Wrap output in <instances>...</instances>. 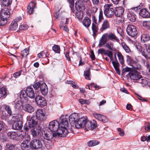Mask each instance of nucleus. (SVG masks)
Listing matches in <instances>:
<instances>
[{
    "label": "nucleus",
    "instance_id": "f257e3e1",
    "mask_svg": "<svg viewBox=\"0 0 150 150\" xmlns=\"http://www.w3.org/2000/svg\"><path fill=\"white\" fill-rule=\"evenodd\" d=\"M113 5L112 4H106L104 8V13L106 16L108 18L112 17L114 15L115 10L112 8Z\"/></svg>",
    "mask_w": 150,
    "mask_h": 150
},
{
    "label": "nucleus",
    "instance_id": "f03ea898",
    "mask_svg": "<svg viewBox=\"0 0 150 150\" xmlns=\"http://www.w3.org/2000/svg\"><path fill=\"white\" fill-rule=\"evenodd\" d=\"M126 32L128 35L132 37H135L138 34V31L135 26L129 25L126 29Z\"/></svg>",
    "mask_w": 150,
    "mask_h": 150
},
{
    "label": "nucleus",
    "instance_id": "7ed1b4c3",
    "mask_svg": "<svg viewBox=\"0 0 150 150\" xmlns=\"http://www.w3.org/2000/svg\"><path fill=\"white\" fill-rule=\"evenodd\" d=\"M26 137H28V136L26 135H22L21 134L19 136V137L21 139H24ZM30 141V138L28 137L27 139L21 144V148L22 150H31L30 146L28 145V142Z\"/></svg>",
    "mask_w": 150,
    "mask_h": 150
},
{
    "label": "nucleus",
    "instance_id": "20e7f679",
    "mask_svg": "<svg viewBox=\"0 0 150 150\" xmlns=\"http://www.w3.org/2000/svg\"><path fill=\"white\" fill-rule=\"evenodd\" d=\"M27 120L28 122V127L30 128H33L38 125V120L37 117L35 115L33 116L28 115L27 117Z\"/></svg>",
    "mask_w": 150,
    "mask_h": 150
},
{
    "label": "nucleus",
    "instance_id": "39448f33",
    "mask_svg": "<svg viewBox=\"0 0 150 150\" xmlns=\"http://www.w3.org/2000/svg\"><path fill=\"white\" fill-rule=\"evenodd\" d=\"M126 76L127 79L130 77L131 79L133 80H137L142 78V76L139 72L135 70L130 71Z\"/></svg>",
    "mask_w": 150,
    "mask_h": 150
},
{
    "label": "nucleus",
    "instance_id": "423d86ee",
    "mask_svg": "<svg viewBox=\"0 0 150 150\" xmlns=\"http://www.w3.org/2000/svg\"><path fill=\"white\" fill-rule=\"evenodd\" d=\"M59 126V122L57 120H54L49 123L48 128L51 132L57 133Z\"/></svg>",
    "mask_w": 150,
    "mask_h": 150
},
{
    "label": "nucleus",
    "instance_id": "0eeeda50",
    "mask_svg": "<svg viewBox=\"0 0 150 150\" xmlns=\"http://www.w3.org/2000/svg\"><path fill=\"white\" fill-rule=\"evenodd\" d=\"M42 136L44 139L48 141H50L53 137H57L56 133L50 132L47 130L42 132Z\"/></svg>",
    "mask_w": 150,
    "mask_h": 150
},
{
    "label": "nucleus",
    "instance_id": "6e6552de",
    "mask_svg": "<svg viewBox=\"0 0 150 150\" xmlns=\"http://www.w3.org/2000/svg\"><path fill=\"white\" fill-rule=\"evenodd\" d=\"M68 129L66 127H63L61 126L59 127L58 130L56 133V135L57 137H64L68 134Z\"/></svg>",
    "mask_w": 150,
    "mask_h": 150
},
{
    "label": "nucleus",
    "instance_id": "1a4fd4ad",
    "mask_svg": "<svg viewBox=\"0 0 150 150\" xmlns=\"http://www.w3.org/2000/svg\"><path fill=\"white\" fill-rule=\"evenodd\" d=\"M38 120L41 121L44 120L46 119L47 115L45 114V112L42 109H40L38 110L36 112V115Z\"/></svg>",
    "mask_w": 150,
    "mask_h": 150
},
{
    "label": "nucleus",
    "instance_id": "9d476101",
    "mask_svg": "<svg viewBox=\"0 0 150 150\" xmlns=\"http://www.w3.org/2000/svg\"><path fill=\"white\" fill-rule=\"evenodd\" d=\"M35 100L37 104L41 107H43L47 105L46 100L41 96H37L35 98Z\"/></svg>",
    "mask_w": 150,
    "mask_h": 150
},
{
    "label": "nucleus",
    "instance_id": "9b49d317",
    "mask_svg": "<svg viewBox=\"0 0 150 150\" xmlns=\"http://www.w3.org/2000/svg\"><path fill=\"white\" fill-rule=\"evenodd\" d=\"M31 150L33 149H40L42 146V143L41 141L37 139L32 140L30 143Z\"/></svg>",
    "mask_w": 150,
    "mask_h": 150
},
{
    "label": "nucleus",
    "instance_id": "f8f14e48",
    "mask_svg": "<svg viewBox=\"0 0 150 150\" xmlns=\"http://www.w3.org/2000/svg\"><path fill=\"white\" fill-rule=\"evenodd\" d=\"M87 120L84 117L80 118L75 123V126L77 128H80L86 127L87 123Z\"/></svg>",
    "mask_w": 150,
    "mask_h": 150
},
{
    "label": "nucleus",
    "instance_id": "ddd939ff",
    "mask_svg": "<svg viewBox=\"0 0 150 150\" xmlns=\"http://www.w3.org/2000/svg\"><path fill=\"white\" fill-rule=\"evenodd\" d=\"M127 60L129 62L131 66L134 69L138 70H140L141 69V66L139 62L134 61L128 56Z\"/></svg>",
    "mask_w": 150,
    "mask_h": 150
},
{
    "label": "nucleus",
    "instance_id": "4468645a",
    "mask_svg": "<svg viewBox=\"0 0 150 150\" xmlns=\"http://www.w3.org/2000/svg\"><path fill=\"white\" fill-rule=\"evenodd\" d=\"M115 60L112 62V63L117 73L119 75L120 74V71L119 69V67L120 66V64L118 62L117 59L116 54L114 55Z\"/></svg>",
    "mask_w": 150,
    "mask_h": 150
},
{
    "label": "nucleus",
    "instance_id": "2eb2a0df",
    "mask_svg": "<svg viewBox=\"0 0 150 150\" xmlns=\"http://www.w3.org/2000/svg\"><path fill=\"white\" fill-rule=\"evenodd\" d=\"M0 14L2 19L4 20H5L7 21V18L10 16V13L9 10L5 8L2 11Z\"/></svg>",
    "mask_w": 150,
    "mask_h": 150
},
{
    "label": "nucleus",
    "instance_id": "dca6fc26",
    "mask_svg": "<svg viewBox=\"0 0 150 150\" xmlns=\"http://www.w3.org/2000/svg\"><path fill=\"white\" fill-rule=\"evenodd\" d=\"M78 115L76 113L71 114L69 117V122L71 125L75 124L78 119Z\"/></svg>",
    "mask_w": 150,
    "mask_h": 150
},
{
    "label": "nucleus",
    "instance_id": "f3484780",
    "mask_svg": "<svg viewBox=\"0 0 150 150\" xmlns=\"http://www.w3.org/2000/svg\"><path fill=\"white\" fill-rule=\"evenodd\" d=\"M93 114L96 119L103 122L106 123L108 121V119L106 117L102 114L97 113H94Z\"/></svg>",
    "mask_w": 150,
    "mask_h": 150
},
{
    "label": "nucleus",
    "instance_id": "a211bd4d",
    "mask_svg": "<svg viewBox=\"0 0 150 150\" xmlns=\"http://www.w3.org/2000/svg\"><path fill=\"white\" fill-rule=\"evenodd\" d=\"M144 45L146 47L147 52L142 51V54L146 59L150 58V43L145 44Z\"/></svg>",
    "mask_w": 150,
    "mask_h": 150
},
{
    "label": "nucleus",
    "instance_id": "6ab92c4d",
    "mask_svg": "<svg viewBox=\"0 0 150 150\" xmlns=\"http://www.w3.org/2000/svg\"><path fill=\"white\" fill-rule=\"evenodd\" d=\"M110 27V23L108 21L107 19H105L103 21L100 30L101 32H103L107 29L109 28Z\"/></svg>",
    "mask_w": 150,
    "mask_h": 150
},
{
    "label": "nucleus",
    "instance_id": "aec40b11",
    "mask_svg": "<svg viewBox=\"0 0 150 150\" xmlns=\"http://www.w3.org/2000/svg\"><path fill=\"white\" fill-rule=\"evenodd\" d=\"M26 93L28 97L30 98H33L35 97V95L33 88L28 86L26 89Z\"/></svg>",
    "mask_w": 150,
    "mask_h": 150
},
{
    "label": "nucleus",
    "instance_id": "412c9836",
    "mask_svg": "<svg viewBox=\"0 0 150 150\" xmlns=\"http://www.w3.org/2000/svg\"><path fill=\"white\" fill-rule=\"evenodd\" d=\"M107 38V33L104 34L100 40L99 45L101 47L105 45L108 40Z\"/></svg>",
    "mask_w": 150,
    "mask_h": 150
},
{
    "label": "nucleus",
    "instance_id": "4be33fe9",
    "mask_svg": "<svg viewBox=\"0 0 150 150\" xmlns=\"http://www.w3.org/2000/svg\"><path fill=\"white\" fill-rule=\"evenodd\" d=\"M140 15L143 18H150V12L146 9L143 8L140 10L139 13Z\"/></svg>",
    "mask_w": 150,
    "mask_h": 150
},
{
    "label": "nucleus",
    "instance_id": "5701e85b",
    "mask_svg": "<svg viewBox=\"0 0 150 150\" xmlns=\"http://www.w3.org/2000/svg\"><path fill=\"white\" fill-rule=\"evenodd\" d=\"M97 126L96 122L94 120L91 122H88L85 127H88L90 130H93Z\"/></svg>",
    "mask_w": 150,
    "mask_h": 150
},
{
    "label": "nucleus",
    "instance_id": "b1692460",
    "mask_svg": "<svg viewBox=\"0 0 150 150\" xmlns=\"http://www.w3.org/2000/svg\"><path fill=\"white\" fill-rule=\"evenodd\" d=\"M41 84L40 88V92L43 95L45 96L48 92L47 86L46 84L44 83H42Z\"/></svg>",
    "mask_w": 150,
    "mask_h": 150
},
{
    "label": "nucleus",
    "instance_id": "393cba45",
    "mask_svg": "<svg viewBox=\"0 0 150 150\" xmlns=\"http://www.w3.org/2000/svg\"><path fill=\"white\" fill-rule=\"evenodd\" d=\"M141 39L143 42H146L150 40V35L146 33L142 32Z\"/></svg>",
    "mask_w": 150,
    "mask_h": 150
},
{
    "label": "nucleus",
    "instance_id": "a878e982",
    "mask_svg": "<svg viewBox=\"0 0 150 150\" xmlns=\"http://www.w3.org/2000/svg\"><path fill=\"white\" fill-rule=\"evenodd\" d=\"M23 109L25 112L31 113L34 111V108L29 104H26L23 107Z\"/></svg>",
    "mask_w": 150,
    "mask_h": 150
},
{
    "label": "nucleus",
    "instance_id": "bb28decb",
    "mask_svg": "<svg viewBox=\"0 0 150 150\" xmlns=\"http://www.w3.org/2000/svg\"><path fill=\"white\" fill-rule=\"evenodd\" d=\"M127 19L131 21L135 22L136 20V15L131 11H129L127 13Z\"/></svg>",
    "mask_w": 150,
    "mask_h": 150
},
{
    "label": "nucleus",
    "instance_id": "cd10ccee",
    "mask_svg": "<svg viewBox=\"0 0 150 150\" xmlns=\"http://www.w3.org/2000/svg\"><path fill=\"white\" fill-rule=\"evenodd\" d=\"M35 6V4L34 1H32L29 4L27 9V11L30 14L33 13L34 8Z\"/></svg>",
    "mask_w": 150,
    "mask_h": 150
},
{
    "label": "nucleus",
    "instance_id": "c85d7f7f",
    "mask_svg": "<svg viewBox=\"0 0 150 150\" xmlns=\"http://www.w3.org/2000/svg\"><path fill=\"white\" fill-rule=\"evenodd\" d=\"M124 12V9L121 7L116 8L114 14L117 17H120L122 16Z\"/></svg>",
    "mask_w": 150,
    "mask_h": 150
},
{
    "label": "nucleus",
    "instance_id": "c756f323",
    "mask_svg": "<svg viewBox=\"0 0 150 150\" xmlns=\"http://www.w3.org/2000/svg\"><path fill=\"white\" fill-rule=\"evenodd\" d=\"M75 7L77 10L81 11L85 9V6L83 2L81 0L76 1L75 3Z\"/></svg>",
    "mask_w": 150,
    "mask_h": 150
},
{
    "label": "nucleus",
    "instance_id": "7c9ffc66",
    "mask_svg": "<svg viewBox=\"0 0 150 150\" xmlns=\"http://www.w3.org/2000/svg\"><path fill=\"white\" fill-rule=\"evenodd\" d=\"M22 127V122L21 121L14 122L12 125L13 128L14 129H20Z\"/></svg>",
    "mask_w": 150,
    "mask_h": 150
},
{
    "label": "nucleus",
    "instance_id": "2f4dec72",
    "mask_svg": "<svg viewBox=\"0 0 150 150\" xmlns=\"http://www.w3.org/2000/svg\"><path fill=\"white\" fill-rule=\"evenodd\" d=\"M5 150H19V149L14 144L8 143L6 144Z\"/></svg>",
    "mask_w": 150,
    "mask_h": 150
},
{
    "label": "nucleus",
    "instance_id": "473e14b6",
    "mask_svg": "<svg viewBox=\"0 0 150 150\" xmlns=\"http://www.w3.org/2000/svg\"><path fill=\"white\" fill-rule=\"evenodd\" d=\"M108 38L110 40L113 41H116L118 42L119 40L118 38L116 36L114 33H110L109 34L107 33Z\"/></svg>",
    "mask_w": 150,
    "mask_h": 150
},
{
    "label": "nucleus",
    "instance_id": "72a5a7b5",
    "mask_svg": "<svg viewBox=\"0 0 150 150\" xmlns=\"http://www.w3.org/2000/svg\"><path fill=\"white\" fill-rule=\"evenodd\" d=\"M91 20L88 17H85L83 19L82 21V24L83 25L86 27V28H88L90 26L91 24Z\"/></svg>",
    "mask_w": 150,
    "mask_h": 150
},
{
    "label": "nucleus",
    "instance_id": "f704fd0d",
    "mask_svg": "<svg viewBox=\"0 0 150 150\" xmlns=\"http://www.w3.org/2000/svg\"><path fill=\"white\" fill-rule=\"evenodd\" d=\"M92 30L93 31V36L95 38L98 32V27L93 23L92 24Z\"/></svg>",
    "mask_w": 150,
    "mask_h": 150
},
{
    "label": "nucleus",
    "instance_id": "c9c22d12",
    "mask_svg": "<svg viewBox=\"0 0 150 150\" xmlns=\"http://www.w3.org/2000/svg\"><path fill=\"white\" fill-rule=\"evenodd\" d=\"M8 137L11 139L14 140L17 139V134L15 132H10L8 133Z\"/></svg>",
    "mask_w": 150,
    "mask_h": 150
},
{
    "label": "nucleus",
    "instance_id": "e433bc0d",
    "mask_svg": "<svg viewBox=\"0 0 150 150\" xmlns=\"http://www.w3.org/2000/svg\"><path fill=\"white\" fill-rule=\"evenodd\" d=\"M18 25L17 23L13 21H12L11 25L10 26V28L11 30H15L17 29L18 28Z\"/></svg>",
    "mask_w": 150,
    "mask_h": 150
},
{
    "label": "nucleus",
    "instance_id": "4c0bfd02",
    "mask_svg": "<svg viewBox=\"0 0 150 150\" xmlns=\"http://www.w3.org/2000/svg\"><path fill=\"white\" fill-rule=\"evenodd\" d=\"M106 46L110 50L115 51L116 50L115 48H113V44L111 42H108L106 43Z\"/></svg>",
    "mask_w": 150,
    "mask_h": 150
},
{
    "label": "nucleus",
    "instance_id": "58836bf2",
    "mask_svg": "<svg viewBox=\"0 0 150 150\" xmlns=\"http://www.w3.org/2000/svg\"><path fill=\"white\" fill-rule=\"evenodd\" d=\"M99 142L98 141L93 140L89 141L88 143V146H92L98 144Z\"/></svg>",
    "mask_w": 150,
    "mask_h": 150
},
{
    "label": "nucleus",
    "instance_id": "ea45409f",
    "mask_svg": "<svg viewBox=\"0 0 150 150\" xmlns=\"http://www.w3.org/2000/svg\"><path fill=\"white\" fill-rule=\"evenodd\" d=\"M69 123L67 120L66 118H63L62 119L61 123L60 126H63V127H67L68 126Z\"/></svg>",
    "mask_w": 150,
    "mask_h": 150
},
{
    "label": "nucleus",
    "instance_id": "a19ab883",
    "mask_svg": "<svg viewBox=\"0 0 150 150\" xmlns=\"http://www.w3.org/2000/svg\"><path fill=\"white\" fill-rule=\"evenodd\" d=\"M6 96V89L3 87L0 88V98H4Z\"/></svg>",
    "mask_w": 150,
    "mask_h": 150
},
{
    "label": "nucleus",
    "instance_id": "79ce46f5",
    "mask_svg": "<svg viewBox=\"0 0 150 150\" xmlns=\"http://www.w3.org/2000/svg\"><path fill=\"white\" fill-rule=\"evenodd\" d=\"M40 130L37 128H34L30 130L31 134L33 137H35L38 135L39 133Z\"/></svg>",
    "mask_w": 150,
    "mask_h": 150
},
{
    "label": "nucleus",
    "instance_id": "37998d69",
    "mask_svg": "<svg viewBox=\"0 0 150 150\" xmlns=\"http://www.w3.org/2000/svg\"><path fill=\"white\" fill-rule=\"evenodd\" d=\"M122 46L126 52L128 53H130L131 52V51L129 48L125 43H122Z\"/></svg>",
    "mask_w": 150,
    "mask_h": 150
},
{
    "label": "nucleus",
    "instance_id": "c03bdc74",
    "mask_svg": "<svg viewBox=\"0 0 150 150\" xmlns=\"http://www.w3.org/2000/svg\"><path fill=\"white\" fill-rule=\"evenodd\" d=\"M12 0H2V4L5 6H8L10 5L12 2Z\"/></svg>",
    "mask_w": 150,
    "mask_h": 150
},
{
    "label": "nucleus",
    "instance_id": "a18cd8bd",
    "mask_svg": "<svg viewBox=\"0 0 150 150\" xmlns=\"http://www.w3.org/2000/svg\"><path fill=\"white\" fill-rule=\"evenodd\" d=\"M117 55L120 63L122 65H123L124 63V60L122 54L120 52H119L117 53Z\"/></svg>",
    "mask_w": 150,
    "mask_h": 150
},
{
    "label": "nucleus",
    "instance_id": "49530a36",
    "mask_svg": "<svg viewBox=\"0 0 150 150\" xmlns=\"http://www.w3.org/2000/svg\"><path fill=\"white\" fill-rule=\"evenodd\" d=\"M5 109L9 116H11L12 115V111L11 107L8 105H6Z\"/></svg>",
    "mask_w": 150,
    "mask_h": 150
},
{
    "label": "nucleus",
    "instance_id": "de8ad7c7",
    "mask_svg": "<svg viewBox=\"0 0 150 150\" xmlns=\"http://www.w3.org/2000/svg\"><path fill=\"white\" fill-rule=\"evenodd\" d=\"M90 69L88 68V70L84 72V75L86 79L88 80H90Z\"/></svg>",
    "mask_w": 150,
    "mask_h": 150
},
{
    "label": "nucleus",
    "instance_id": "09e8293b",
    "mask_svg": "<svg viewBox=\"0 0 150 150\" xmlns=\"http://www.w3.org/2000/svg\"><path fill=\"white\" fill-rule=\"evenodd\" d=\"M68 2L70 4V7L71 8V11L74 13V0H68Z\"/></svg>",
    "mask_w": 150,
    "mask_h": 150
},
{
    "label": "nucleus",
    "instance_id": "8fccbe9b",
    "mask_svg": "<svg viewBox=\"0 0 150 150\" xmlns=\"http://www.w3.org/2000/svg\"><path fill=\"white\" fill-rule=\"evenodd\" d=\"M104 19V17L103 16V11L101 9H100L99 13L98 16V22L99 23H101L102 21Z\"/></svg>",
    "mask_w": 150,
    "mask_h": 150
},
{
    "label": "nucleus",
    "instance_id": "3c124183",
    "mask_svg": "<svg viewBox=\"0 0 150 150\" xmlns=\"http://www.w3.org/2000/svg\"><path fill=\"white\" fill-rule=\"evenodd\" d=\"M143 26L148 29H150V21H144L142 22Z\"/></svg>",
    "mask_w": 150,
    "mask_h": 150
},
{
    "label": "nucleus",
    "instance_id": "603ef678",
    "mask_svg": "<svg viewBox=\"0 0 150 150\" xmlns=\"http://www.w3.org/2000/svg\"><path fill=\"white\" fill-rule=\"evenodd\" d=\"M53 50L56 53H60V48L59 45H55L52 47Z\"/></svg>",
    "mask_w": 150,
    "mask_h": 150
},
{
    "label": "nucleus",
    "instance_id": "864d4df0",
    "mask_svg": "<svg viewBox=\"0 0 150 150\" xmlns=\"http://www.w3.org/2000/svg\"><path fill=\"white\" fill-rule=\"evenodd\" d=\"M27 96L26 93V90H22L21 91L20 97L21 99L22 100L23 98L25 99Z\"/></svg>",
    "mask_w": 150,
    "mask_h": 150
},
{
    "label": "nucleus",
    "instance_id": "5fc2aeb1",
    "mask_svg": "<svg viewBox=\"0 0 150 150\" xmlns=\"http://www.w3.org/2000/svg\"><path fill=\"white\" fill-rule=\"evenodd\" d=\"M42 82H38L35 83L33 85V87L35 89L37 90L39 88H40L41 85H42Z\"/></svg>",
    "mask_w": 150,
    "mask_h": 150
},
{
    "label": "nucleus",
    "instance_id": "6e6d98bb",
    "mask_svg": "<svg viewBox=\"0 0 150 150\" xmlns=\"http://www.w3.org/2000/svg\"><path fill=\"white\" fill-rule=\"evenodd\" d=\"M29 50L27 49H25L22 51L21 55L22 57H26L29 53Z\"/></svg>",
    "mask_w": 150,
    "mask_h": 150
},
{
    "label": "nucleus",
    "instance_id": "4d7b16f0",
    "mask_svg": "<svg viewBox=\"0 0 150 150\" xmlns=\"http://www.w3.org/2000/svg\"><path fill=\"white\" fill-rule=\"evenodd\" d=\"M147 74L150 76V65L148 62H146L145 64Z\"/></svg>",
    "mask_w": 150,
    "mask_h": 150
},
{
    "label": "nucleus",
    "instance_id": "13d9d810",
    "mask_svg": "<svg viewBox=\"0 0 150 150\" xmlns=\"http://www.w3.org/2000/svg\"><path fill=\"white\" fill-rule=\"evenodd\" d=\"M63 23L64 24V21H62V23L61 24H60L59 25L60 27L61 28H63L64 30L66 32H68L69 31V29L67 27V25H65L64 26V25H63Z\"/></svg>",
    "mask_w": 150,
    "mask_h": 150
},
{
    "label": "nucleus",
    "instance_id": "bf43d9fd",
    "mask_svg": "<svg viewBox=\"0 0 150 150\" xmlns=\"http://www.w3.org/2000/svg\"><path fill=\"white\" fill-rule=\"evenodd\" d=\"M79 102L82 104H89V102L87 100H85L83 99H80L79 100Z\"/></svg>",
    "mask_w": 150,
    "mask_h": 150
},
{
    "label": "nucleus",
    "instance_id": "052dcab7",
    "mask_svg": "<svg viewBox=\"0 0 150 150\" xmlns=\"http://www.w3.org/2000/svg\"><path fill=\"white\" fill-rule=\"evenodd\" d=\"M76 16L79 20H80L83 17V13L81 12L76 13Z\"/></svg>",
    "mask_w": 150,
    "mask_h": 150
},
{
    "label": "nucleus",
    "instance_id": "680f3d73",
    "mask_svg": "<svg viewBox=\"0 0 150 150\" xmlns=\"http://www.w3.org/2000/svg\"><path fill=\"white\" fill-rule=\"evenodd\" d=\"M131 70V68H129L128 67H126L125 68L123 69L122 71V73L124 74L126 72H128L129 71H132Z\"/></svg>",
    "mask_w": 150,
    "mask_h": 150
},
{
    "label": "nucleus",
    "instance_id": "e2e57ef3",
    "mask_svg": "<svg viewBox=\"0 0 150 150\" xmlns=\"http://www.w3.org/2000/svg\"><path fill=\"white\" fill-rule=\"evenodd\" d=\"M28 28V26L25 24H23L20 25L19 29L20 30H24L27 29Z\"/></svg>",
    "mask_w": 150,
    "mask_h": 150
},
{
    "label": "nucleus",
    "instance_id": "0e129e2a",
    "mask_svg": "<svg viewBox=\"0 0 150 150\" xmlns=\"http://www.w3.org/2000/svg\"><path fill=\"white\" fill-rule=\"evenodd\" d=\"M145 129L146 131H150V123H146V125L145 126Z\"/></svg>",
    "mask_w": 150,
    "mask_h": 150
},
{
    "label": "nucleus",
    "instance_id": "69168bd1",
    "mask_svg": "<svg viewBox=\"0 0 150 150\" xmlns=\"http://www.w3.org/2000/svg\"><path fill=\"white\" fill-rule=\"evenodd\" d=\"M21 102L20 101H18L15 104V107L16 109H19L21 105Z\"/></svg>",
    "mask_w": 150,
    "mask_h": 150
},
{
    "label": "nucleus",
    "instance_id": "338daca9",
    "mask_svg": "<svg viewBox=\"0 0 150 150\" xmlns=\"http://www.w3.org/2000/svg\"><path fill=\"white\" fill-rule=\"evenodd\" d=\"M22 72V71H20L15 73L13 75L14 77L16 78L18 77L21 75Z\"/></svg>",
    "mask_w": 150,
    "mask_h": 150
},
{
    "label": "nucleus",
    "instance_id": "774afa93",
    "mask_svg": "<svg viewBox=\"0 0 150 150\" xmlns=\"http://www.w3.org/2000/svg\"><path fill=\"white\" fill-rule=\"evenodd\" d=\"M65 56L66 58L67 59L68 61H70V58L69 56V52H66L65 54Z\"/></svg>",
    "mask_w": 150,
    "mask_h": 150
}]
</instances>
